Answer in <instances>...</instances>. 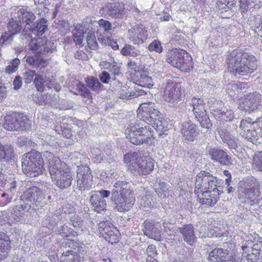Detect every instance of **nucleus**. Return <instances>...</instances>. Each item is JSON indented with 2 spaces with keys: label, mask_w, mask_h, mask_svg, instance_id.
<instances>
[{
  "label": "nucleus",
  "mask_w": 262,
  "mask_h": 262,
  "mask_svg": "<svg viewBox=\"0 0 262 262\" xmlns=\"http://www.w3.org/2000/svg\"><path fill=\"white\" fill-rule=\"evenodd\" d=\"M147 108L146 104L142 103L137 111V118L140 121L137 120L130 123L125 129L126 138L134 145L149 143L151 139L154 138L153 127L149 123L156 121L150 118Z\"/></svg>",
  "instance_id": "f257e3e1"
},
{
  "label": "nucleus",
  "mask_w": 262,
  "mask_h": 262,
  "mask_svg": "<svg viewBox=\"0 0 262 262\" xmlns=\"http://www.w3.org/2000/svg\"><path fill=\"white\" fill-rule=\"evenodd\" d=\"M223 192V187L216 177L205 171L197 175L194 192L202 204L214 206Z\"/></svg>",
  "instance_id": "f03ea898"
},
{
  "label": "nucleus",
  "mask_w": 262,
  "mask_h": 262,
  "mask_svg": "<svg viewBox=\"0 0 262 262\" xmlns=\"http://www.w3.org/2000/svg\"><path fill=\"white\" fill-rule=\"evenodd\" d=\"M227 61L228 70L235 74L247 76L257 69L255 57L239 50L236 49L230 53Z\"/></svg>",
  "instance_id": "7ed1b4c3"
},
{
  "label": "nucleus",
  "mask_w": 262,
  "mask_h": 262,
  "mask_svg": "<svg viewBox=\"0 0 262 262\" xmlns=\"http://www.w3.org/2000/svg\"><path fill=\"white\" fill-rule=\"evenodd\" d=\"M48 158V170L53 182L61 189L69 187L73 178L69 166L51 153Z\"/></svg>",
  "instance_id": "20e7f679"
},
{
  "label": "nucleus",
  "mask_w": 262,
  "mask_h": 262,
  "mask_svg": "<svg viewBox=\"0 0 262 262\" xmlns=\"http://www.w3.org/2000/svg\"><path fill=\"white\" fill-rule=\"evenodd\" d=\"M124 161L129 163L128 169L135 175L148 174L154 167V160L149 156L142 155L140 152L132 151L126 154L124 156Z\"/></svg>",
  "instance_id": "39448f33"
},
{
  "label": "nucleus",
  "mask_w": 262,
  "mask_h": 262,
  "mask_svg": "<svg viewBox=\"0 0 262 262\" xmlns=\"http://www.w3.org/2000/svg\"><path fill=\"white\" fill-rule=\"evenodd\" d=\"M22 170L30 177H35L42 173L45 168L40 154L31 150L25 154L22 159Z\"/></svg>",
  "instance_id": "423d86ee"
},
{
  "label": "nucleus",
  "mask_w": 262,
  "mask_h": 262,
  "mask_svg": "<svg viewBox=\"0 0 262 262\" xmlns=\"http://www.w3.org/2000/svg\"><path fill=\"white\" fill-rule=\"evenodd\" d=\"M259 188V184L257 182L241 183L238 188V198L243 203L251 206L255 204L260 206L262 204V198Z\"/></svg>",
  "instance_id": "0eeeda50"
},
{
  "label": "nucleus",
  "mask_w": 262,
  "mask_h": 262,
  "mask_svg": "<svg viewBox=\"0 0 262 262\" xmlns=\"http://www.w3.org/2000/svg\"><path fill=\"white\" fill-rule=\"evenodd\" d=\"M166 60L172 66L187 72L191 68V56L185 51L180 49H174L167 53Z\"/></svg>",
  "instance_id": "6e6552de"
},
{
  "label": "nucleus",
  "mask_w": 262,
  "mask_h": 262,
  "mask_svg": "<svg viewBox=\"0 0 262 262\" xmlns=\"http://www.w3.org/2000/svg\"><path fill=\"white\" fill-rule=\"evenodd\" d=\"M4 127L8 130H23L31 128V121L23 114L13 113L4 118Z\"/></svg>",
  "instance_id": "1a4fd4ad"
},
{
  "label": "nucleus",
  "mask_w": 262,
  "mask_h": 262,
  "mask_svg": "<svg viewBox=\"0 0 262 262\" xmlns=\"http://www.w3.org/2000/svg\"><path fill=\"white\" fill-rule=\"evenodd\" d=\"M165 100L170 103H178L182 98V89L180 83L169 80L164 88Z\"/></svg>",
  "instance_id": "9d476101"
},
{
  "label": "nucleus",
  "mask_w": 262,
  "mask_h": 262,
  "mask_svg": "<svg viewBox=\"0 0 262 262\" xmlns=\"http://www.w3.org/2000/svg\"><path fill=\"white\" fill-rule=\"evenodd\" d=\"M93 176L87 166H79L77 170V186L81 190H89L92 188Z\"/></svg>",
  "instance_id": "9b49d317"
},
{
  "label": "nucleus",
  "mask_w": 262,
  "mask_h": 262,
  "mask_svg": "<svg viewBox=\"0 0 262 262\" xmlns=\"http://www.w3.org/2000/svg\"><path fill=\"white\" fill-rule=\"evenodd\" d=\"M142 226V230L145 235L158 241L162 240L160 222L155 220H147L144 222Z\"/></svg>",
  "instance_id": "f8f14e48"
},
{
  "label": "nucleus",
  "mask_w": 262,
  "mask_h": 262,
  "mask_svg": "<svg viewBox=\"0 0 262 262\" xmlns=\"http://www.w3.org/2000/svg\"><path fill=\"white\" fill-rule=\"evenodd\" d=\"M261 95L257 92L250 93L245 96L239 104V107L245 112H251L257 110L260 103Z\"/></svg>",
  "instance_id": "ddd939ff"
},
{
  "label": "nucleus",
  "mask_w": 262,
  "mask_h": 262,
  "mask_svg": "<svg viewBox=\"0 0 262 262\" xmlns=\"http://www.w3.org/2000/svg\"><path fill=\"white\" fill-rule=\"evenodd\" d=\"M21 199L26 203L31 205L41 202L44 198L40 189L37 186H33L27 189L21 196Z\"/></svg>",
  "instance_id": "4468645a"
},
{
  "label": "nucleus",
  "mask_w": 262,
  "mask_h": 262,
  "mask_svg": "<svg viewBox=\"0 0 262 262\" xmlns=\"http://www.w3.org/2000/svg\"><path fill=\"white\" fill-rule=\"evenodd\" d=\"M209 262H239V257L229 255L226 250L222 248L213 250L209 255Z\"/></svg>",
  "instance_id": "2eb2a0df"
},
{
  "label": "nucleus",
  "mask_w": 262,
  "mask_h": 262,
  "mask_svg": "<svg viewBox=\"0 0 262 262\" xmlns=\"http://www.w3.org/2000/svg\"><path fill=\"white\" fill-rule=\"evenodd\" d=\"M29 48L32 51H37L38 54H45L50 51L52 52L51 42L48 41L46 38L38 37L32 39L30 42Z\"/></svg>",
  "instance_id": "dca6fc26"
},
{
  "label": "nucleus",
  "mask_w": 262,
  "mask_h": 262,
  "mask_svg": "<svg viewBox=\"0 0 262 262\" xmlns=\"http://www.w3.org/2000/svg\"><path fill=\"white\" fill-rule=\"evenodd\" d=\"M115 205V208L119 212L128 211L133 206L135 202L134 194L118 196L115 199H112Z\"/></svg>",
  "instance_id": "f3484780"
},
{
  "label": "nucleus",
  "mask_w": 262,
  "mask_h": 262,
  "mask_svg": "<svg viewBox=\"0 0 262 262\" xmlns=\"http://www.w3.org/2000/svg\"><path fill=\"white\" fill-rule=\"evenodd\" d=\"M207 152L213 161L217 162L221 164L228 165L232 163L231 158L226 151L222 149L210 147L208 149Z\"/></svg>",
  "instance_id": "a211bd4d"
},
{
  "label": "nucleus",
  "mask_w": 262,
  "mask_h": 262,
  "mask_svg": "<svg viewBox=\"0 0 262 262\" xmlns=\"http://www.w3.org/2000/svg\"><path fill=\"white\" fill-rule=\"evenodd\" d=\"M132 194H133V191L130 187L129 182L125 181H118L114 184L111 199H115L118 196Z\"/></svg>",
  "instance_id": "6ab92c4d"
},
{
  "label": "nucleus",
  "mask_w": 262,
  "mask_h": 262,
  "mask_svg": "<svg viewBox=\"0 0 262 262\" xmlns=\"http://www.w3.org/2000/svg\"><path fill=\"white\" fill-rule=\"evenodd\" d=\"M147 30L140 26L133 27L128 30V38L135 44L140 45L147 38Z\"/></svg>",
  "instance_id": "aec40b11"
},
{
  "label": "nucleus",
  "mask_w": 262,
  "mask_h": 262,
  "mask_svg": "<svg viewBox=\"0 0 262 262\" xmlns=\"http://www.w3.org/2000/svg\"><path fill=\"white\" fill-rule=\"evenodd\" d=\"M104 9L109 16L115 18H122L125 13L124 4L122 2H115L107 3Z\"/></svg>",
  "instance_id": "412c9836"
},
{
  "label": "nucleus",
  "mask_w": 262,
  "mask_h": 262,
  "mask_svg": "<svg viewBox=\"0 0 262 262\" xmlns=\"http://www.w3.org/2000/svg\"><path fill=\"white\" fill-rule=\"evenodd\" d=\"M30 204L26 203L20 199L19 204L14 206L10 210L11 217L16 221H19L25 213L30 209Z\"/></svg>",
  "instance_id": "4be33fe9"
},
{
  "label": "nucleus",
  "mask_w": 262,
  "mask_h": 262,
  "mask_svg": "<svg viewBox=\"0 0 262 262\" xmlns=\"http://www.w3.org/2000/svg\"><path fill=\"white\" fill-rule=\"evenodd\" d=\"M134 79L137 84L142 87L149 88L153 85L152 79L145 70H135Z\"/></svg>",
  "instance_id": "5701e85b"
},
{
  "label": "nucleus",
  "mask_w": 262,
  "mask_h": 262,
  "mask_svg": "<svg viewBox=\"0 0 262 262\" xmlns=\"http://www.w3.org/2000/svg\"><path fill=\"white\" fill-rule=\"evenodd\" d=\"M181 133L186 140L190 141H193L199 134L196 126L190 121L182 124Z\"/></svg>",
  "instance_id": "b1692460"
},
{
  "label": "nucleus",
  "mask_w": 262,
  "mask_h": 262,
  "mask_svg": "<svg viewBox=\"0 0 262 262\" xmlns=\"http://www.w3.org/2000/svg\"><path fill=\"white\" fill-rule=\"evenodd\" d=\"M112 151L108 147L106 149L93 148L91 150L92 157L94 161L97 163H100L102 161H110L111 160Z\"/></svg>",
  "instance_id": "393cba45"
},
{
  "label": "nucleus",
  "mask_w": 262,
  "mask_h": 262,
  "mask_svg": "<svg viewBox=\"0 0 262 262\" xmlns=\"http://www.w3.org/2000/svg\"><path fill=\"white\" fill-rule=\"evenodd\" d=\"M182 234L184 241L190 245H193L196 241L194 230L191 224H186L178 228Z\"/></svg>",
  "instance_id": "a878e982"
},
{
  "label": "nucleus",
  "mask_w": 262,
  "mask_h": 262,
  "mask_svg": "<svg viewBox=\"0 0 262 262\" xmlns=\"http://www.w3.org/2000/svg\"><path fill=\"white\" fill-rule=\"evenodd\" d=\"M16 14L18 21L25 23L27 25H30L35 19L34 14L30 12L28 8L25 7L17 8Z\"/></svg>",
  "instance_id": "bb28decb"
},
{
  "label": "nucleus",
  "mask_w": 262,
  "mask_h": 262,
  "mask_svg": "<svg viewBox=\"0 0 262 262\" xmlns=\"http://www.w3.org/2000/svg\"><path fill=\"white\" fill-rule=\"evenodd\" d=\"M11 242L9 237L0 232V261L5 259L11 249Z\"/></svg>",
  "instance_id": "cd10ccee"
},
{
  "label": "nucleus",
  "mask_w": 262,
  "mask_h": 262,
  "mask_svg": "<svg viewBox=\"0 0 262 262\" xmlns=\"http://www.w3.org/2000/svg\"><path fill=\"white\" fill-rule=\"evenodd\" d=\"M90 202L96 212L102 213V211L106 210V201L99 194L97 195L93 193L91 196Z\"/></svg>",
  "instance_id": "c85d7f7f"
},
{
  "label": "nucleus",
  "mask_w": 262,
  "mask_h": 262,
  "mask_svg": "<svg viewBox=\"0 0 262 262\" xmlns=\"http://www.w3.org/2000/svg\"><path fill=\"white\" fill-rule=\"evenodd\" d=\"M214 106L211 107V111L214 115L219 120L223 121H231L234 117V113L231 110L222 108L221 110L215 109Z\"/></svg>",
  "instance_id": "c756f323"
},
{
  "label": "nucleus",
  "mask_w": 262,
  "mask_h": 262,
  "mask_svg": "<svg viewBox=\"0 0 262 262\" xmlns=\"http://www.w3.org/2000/svg\"><path fill=\"white\" fill-rule=\"evenodd\" d=\"M83 260L82 257L80 256L72 250L63 251L60 256V262H82Z\"/></svg>",
  "instance_id": "7c9ffc66"
},
{
  "label": "nucleus",
  "mask_w": 262,
  "mask_h": 262,
  "mask_svg": "<svg viewBox=\"0 0 262 262\" xmlns=\"http://www.w3.org/2000/svg\"><path fill=\"white\" fill-rule=\"evenodd\" d=\"M153 187L159 197L165 198L168 196L169 194V186L162 182L161 180L157 179L154 183Z\"/></svg>",
  "instance_id": "2f4dec72"
},
{
  "label": "nucleus",
  "mask_w": 262,
  "mask_h": 262,
  "mask_svg": "<svg viewBox=\"0 0 262 262\" xmlns=\"http://www.w3.org/2000/svg\"><path fill=\"white\" fill-rule=\"evenodd\" d=\"M190 105L193 107L192 111L195 117L204 115L206 113L205 103L203 99L193 97L191 99Z\"/></svg>",
  "instance_id": "473e14b6"
},
{
  "label": "nucleus",
  "mask_w": 262,
  "mask_h": 262,
  "mask_svg": "<svg viewBox=\"0 0 262 262\" xmlns=\"http://www.w3.org/2000/svg\"><path fill=\"white\" fill-rule=\"evenodd\" d=\"M26 62L33 68L42 69L47 65V60L42 58L40 54H36L32 56H28L26 59Z\"/></svg>",
  "instance_id": "72a5a7b5"
},
{
  "label": "nucleus",
  "mask_w": 262,
  "mask_h": 262,
  "mask_svg": "<svg viewBox=\"0 0 262 262\" xmlns=\"http://www.w3.org/2000/svg\"><path fill=\"white\" fill-rule=\"evenodd\" d=\"M47 20L45 18H42L39 21L36 22L33 26L29 29L32 33L36 36L42 35L47 30Z\"/></svg>",
  "instance_id": "f704fd0d"
},
{
  "label": "nucleus",
  "mask_w": 262,
  "mask_h": 262,
  "mask_svg": "<svg viewBox=\"0 0 262 262\" xmlns=\"http://www.w3.org/2000/svg\"><path fill=\"white\" fill-rule=\"evenodd\" d=\"M121 53L123 56L129 55L133 57H139L140 59L144 57V55L139 49L128 44H125L124 45V47L121 50Z\"/></svg>",
  "instance_id": "c9c22d12"
},
{
  "label": "nucleus",
  "mask_w": 262,
  "mask_h": 262,
  "mask_svg": "<svg viewBox=\"0 0 262 262\" xmlns=\"http://www.w3.org/2000/svg\"><path fill=\"white\" fill-rule=\"evenodd\" d=\"M34 84L38 91L42 92L45 86L51 88L52 83L48 80L43 76L37 74L33 81Z\"/></svg>",
  "instance_id": "e433bc0d"
},
{
  "label": "nucleus",
  "mask_w": 262,
  "mask_h": 262,
  "mask_svg": "<svg viewBox=\"0 0 262 262\" xmlns=\"http://www.w3.org/2000/svg\"><path fill=\"white\" fill-rule=\"evenodd\" d=\"M143 104H146V106H148V113H149V115H150V118L155 119L156 121H157L156 124L157 125V127H159V123L161 124V122L159 120L160 112L156 107L155 104L151 102L143 103Z\"/></svg>",
  "instance_id": "4c0bfd02"
},
{
  "label": "nucleus",
  "mask_w": 262,
  "mask_h": 262,
  "mask_svg": "<svg viewBox=\"0 0 262 262\" xmlns=\"http://www.w3.org/2000/svg\"><path fill=\"white\" fill-rule=\"evenodd\" d=\"M100 234L103 237L105 235H108V232L115 229V227L109 221H102L98 225Z\"/></svg>",
  "instance_id": "58836bf2"
},
{
  "label": "nucleus",
  "mask_w": 262,
  "mask_h": 262,
  "mask_svg": "<svg viewBox=\"0 0 262 262\" xmlns=\"http://www.w3.org/2000/svg\"><path fill=\"white\" fill-rule=\"evenodd\" d=\"M13 148L8 145H3L0 142V161L3 159L8 160L12 158Z\"/></svg>",
  "instance_id": "ea45409f"
},
{
  "label": "nucleus",
  "mask_w": 262,
  "mask_h": 262,
  "mask_svg": "<svg viewBox=\"0 0 262 262\" xmlns=\"http://www.w3.org/2000/svg\"><path fill=\"white\" fill-rule=\"evenodd\" d=\"M72 34L74 41L76 45H81L83 41L84 35L83 29H81L80 27L76 26L72 30Z\"/></svg>",
  "instance_id": "a19ab883"
},
{
  "label": "nucleus",
  "mask_w": 262,
  "mask_h": 262,
  "mask_svg": "<svg viewBox=\"0 0 262 262\" xmlns=\"http://www.w3.org/2000/svg\"><path fill=\"white\" fill-rule=\"evenodd\" d=\"M7 27L9 32L15 35L20 31L21 29V23L11 19L9 20Z\"/></svg>",
  "instance_id": "79ce46f5"
},
{
  "label": "nucleus",
  "mask_w": 262,
  "mask_h": 262,
  "mask_svg": "<svg viewBox=\"0 0 262 262\" xmlns=\"http://www.w3.org/2000/svg\"><path fill=\"white\" fill-rule=\"evenodd\" d=\"M16 188L15 182H13L10 184V188L6 190V191L2 194L1 196L2 198L7 196V202L6 204H7L8 203L11 202L13 196L15 195V192H16Z\"/></svg>",
  "instance_id": "37998d69"
},
{
  "label": "nucleus",
  "mask_w": 262,
  "mask_h": 262,
  "mask_svg": "<svg viewBox=\"0 0 262 262\" xmlns=\"http://www.w3.org/2000/svg\"><path fill=\"white\" fill-rule=\"evenodd\" d=\"M240 135L251 142H255L258 139V133L254 129L251 128L246 133H245L244 131L240 132Z\"/></svg>",
  "instance_id": "c03bdc74"
},
{
  "label": "nucleus",
  "mask_w": 262,
  "mask_h": 262,
  "mask_svg": "<svg viewBox=\"0 0 262 262\" xmlns=\"http://www.w3.org/2000/svg\"><path fill=\"white\" fill-rule=\"evenodd\" d=\"M108 235H105L103 238L107 241L108 243L113 244L114 243H117L119 240V233L118 230H117L115 227V229L111 230L107 233Z\"/></svg>",
  "instance_id": "a18cd8bd"
},
{
  "label": "nucleus",
  "mask_w": 262,
  "mask_h": 262,
  "mask_svg": "<svg viewBox=\"0 0 262 262\" xmlns=\"http://www.w3.org/2000/svg\"><path fill=\"white\" fill-rule=\"evenodd\" d=\"M195 118L200 122L202 127L209 129L212 126L210 120L206 113H204V115L196 116Z\"/></svg>",
  "instance_id": "49530a36"
},
{
  "label": "nucleus",
  "mask_w": 262,
  "mask_h": 262,
  "mask_svg": "<svg viewBox=\"0 0 262 262\" xmlns=\"http://www.w3.org/2000/svg\"><path fill=\"white\" fill-rule=\"evenodd\" d=\"M256 0H239V7L242 12L250 10L256 5Z\"/></svg>",
  "instance_id": "de8ad7c7"
},
{
  "label": "nucleus",
  "mask_w": 262,
  "mask_h": 262,
  "mask_svg": "<svg viewBox=\"0 0 262 262\" xmlns=\"http://www.w3.org/2000/svg\"><path fill=\"white\" fill-rule=\"evenodd\" d=\"M86 85L93 91L98 90L101 85L98 79L96 77H90L85 80Z\"/></svg>",
  "instance_id": "09e8293b"
},
{
  "label": "nucleus",
  "mask_w": 262,
  "mask_h": 262,
  "mask_svg": "<svg viewBox=\"0 0 262 262\" xmlns=\"http://www.w3.org/2000/svg\"><path fill=\"white\" fill-rule=\"evenodd\" d=\"M37 73L35 71L27 69L23 73V78L26 84L31 83L34 80Z\"/></svg>",
  "instance_id": "8fccbe9b"
},
{
  "label": "nucleus",
  "mask_w": 262,
  "mask_h": 262,
  "mask_svg": "<svg viewBox=\"0 0 262 262\" xmlns=\"http://www.w3.org/2000/svg\"><path fill=\"white\" fill-rule=\"evenodd\" d=\"M20 64V60L18 58L13 59L6 68V72L9 74L15 72Z\"/></svg>",
  "instance_id": "3c124183"
},
{
  "label": "nucleus",
  "mask_w": 262,
  "mask_h": 262,
  "mask_svg": "<svg viewBox=\"0 0 262 262\" xmlns=\"http://www.w3.org/2000/svg\"><path fill=\"white\" fill-rule=\"evenodd\" d=\"M88 47L92 50H96L98 48V43L94 33H89L86 37Z\"/></svg>",
  "instance_id": "603ef678"
},
{
  "label": "nucleus",
  "mask_w": 262,
  "mask_h": 262,
  "mask_svg": "<svg viewBox=\"0 0 262 262\" xmlns=\"http://www.w3.org/2000/svg\"><path fill=\"white\" fill-rule=\"evenodd\" d=\"M253 166L257 170L262 171V151L255 154L253 157Z\"/></svg>",
  "instance_id": "864d4df0"
},
{
  "label": "nucleus",
  "mask_w": 262,
  "mask_h": 262,
  "mask_svg": "<svg viewBox=\"0 0 262 262\" xmlns=\"http://www.w3.org/2000/svg\"><path fill=\"white\" fill-rule=\"evenodd\" d=\"M99 78L100 81L104 84H107L116 80L114 76H111L108 72L105 71H103L99 75Z\"/></svg>",
  "instance_id": "5fc2aeb1"
},
{
  "label": "nucleus",
  "mask_w": 262,
  "mask_h": 262,
  "mask_svg": "<svg viewBox=\"0 0 262 262\" xmlns=\"http://www.w3.org/2000/svg\"><path fill=\"white\" fill-rule=\"evenodd\" d=\"M262 247L261 242H256L251 245L243 246L242 249L243 251H245L247 249L251 248L252 253L255 254V255H258L260 252V249Z\"/></svg>",
  "instance_id": "6e6d98bb"
},
{
  "label": "nucleus",
  "mask_w": 262,
  "mask_h": 262,
  "mask_svg": "<svg viewBox=\"0 0 262 262\" xmlns=\"http://www.w3.org/2000/svg\"><path fill=\"white\" fill-rule=\"evenodd\" d=\"M243 253L242 257L241 259V262H255L258 258V255L255 254L247 253L245 251Z\"/></svg>",
  "instance_id": "4d7b16f0"
},
{
  "label": "nucleus",
  "mask_w": 262,
  "mask_h": 262,
  "mask_svg": "<svg viewBox=\"0 0 262 262\" xmlns=\"http://www.w3.org/2000/svg\"><path fill=\"white\" fill-rule=\"evenodd\" d=\"M148 49L150 52L155 51L157 53H160L163 51V47L160 41L155 40L148 45Z\"/></svg>",
  "instance_id": "13d9d810"
},
{
  "label": "nucleus",
  "mask_w": 262,
  "mask_h": 262,
  "mask_svg": "<svg viewBox=\"0 0 262 262\" xmlns=\"http://www.w3.org/2000/svg\"><path fill=\"white\" fill-rule=\"evenodd\" d=\"M59 234L63 237L74 236L75 232L72 229L67 226H62L60 230H58Z\"/></svg>",
  "instance_id": "bf43d9fd"
},
{
  "label": "nucleus",
  "mask_w": 262,
  "mask_h": 262,
  "mask_svg": "<svg viewBox=\"0 0 262 262\" xmlns=\"http://www.w3.org/2000/svg\"><path fill=\"white\" fill-rule=\"evenodd\" d=\"M71 224L76 228H81L83 222L81 219L77 214H74L70 217Z\"/></svg>",
  "instance_id": "052dcab7"
},
{
  "label": "nucleus",
  "mask_w": 262,
  "mask_h": 262,
  "mask_svg": "<svg viewBox=\"0 0 262 262\" xmlns=\"http://www.w3.org/2000/svg\"><path fill=\"white\" fill-rule=\"evenodd\" d=\"M77 90L81 95L84 97L88 98L90 96V92L86 86L80 82H78L77 84Z\"/></svg>",
  "instance_id": "680f3d73"
},
{
  "label": "nucleus",
  "mask_w": 262,
  "mask_h": 262,
  "mask_svg": "<svg viewBox=\"0 0 262 262\" xmlns=\"http://www.w3.org/2000/svg\"><path fill=\"white\" fill-rule=\"evenodd\" d=\"M224 143H226L230 149H235L237 147L238 142L234 137L230 135L224 141Z\"/></svg>",
  "instance_id": "e2e57ef3"
},
{
  "label": "nucleus",
  "mask_w": 262,
  "mask_h": 262,
  "mask_svg": "<svg viewBox=\"0 0 262 262\" xmlns=\"http://www.w3.org/2000/svg\"><path fill=\"white\" fill-rule=\"evenodd\" d=\"M13 34L9 32H5L2 34L1 40H2V43L3 45H8L10 44L13 39Z\"/></svg>",
  "instance_id": "0e129e2a"
},
{
  "label": "nucleus",
  "mask_w": 262,
  "mask_h": 262,
  "mask_svg": "<svg viewBox=\"0 0 262 262\" xmlns=\"http://www.w3.org/2000/svg\"><path fill=\"white\" fill-rule=\"evenodd\" d=\"M247 86V83L244 82L238 81L236 83H233L229 85L228 89H231L233 91H238V90H243L246 89Z\"/></svg>",
  "instance_id": "69168bd1"
},
{
  "label": "nucleus",
  "mask_w": 262,
  "mask_h": 262,
  "mask_svg": "<svg viewBox=\"0 0 262 262\" xmlns=\"http://www.w3.org/2000/svg\"><path fill=\"white\" fill-rule=\"evenodd\" d=\"M252 128L251 124L246 120H242L241 121L240 125L238 132L240 134V132L244 131L246 133L248 130H249Z\"/></svg>",
  "instance_id": "338daca9"
},
{
  "label": "nucleus",
  "mask_w": 262,
  "mask_h": 262,
  "mask_svg": "<svg viewBox=\"0 0 262 262\" xmlns=\"http://www.w3.org/2000/svg\"><path fill=\"white\" fill-rule=\"evenodd\" d=\"M98 24L99 27L102 28L105 31L111 30L112 27V25L109 21L103 19H100L98 21Z\"/></svg>",
  "instance_id": "774afa93"
}]
</instances>
